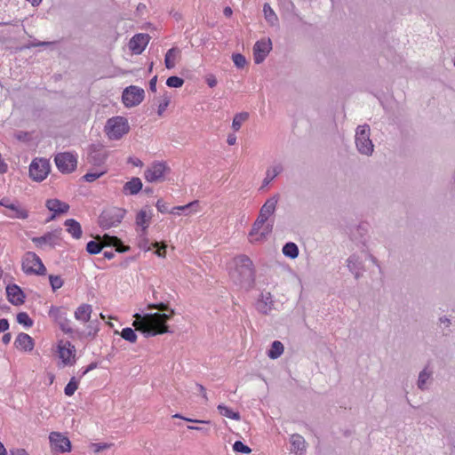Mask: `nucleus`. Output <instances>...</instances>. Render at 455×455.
Instances as JSON below:
<instances>
[{
  "label": "nucleus",
  "instance_id": "obj_1",
  "mask_svg": "<svg viewBox=\"0 0 455 455\" xmlns=\"http://www.w3.org/2000/svg\"><path fill=\"white\" fill-rule=\"evenodd\" d=\"M148 309H158L162 313H148L143 315L136 313L133 315L135 320L132 325L137 331H141L145 337L172 332L167 322L175 315L174 309L170 308L169 305L164 302L148 304Z\"/></svg>",
  "mask_w": 455,
  "mask_h": 455
},
{
  "label": "nucleus",
  "instance_id": "obj_2",
  "mask_svg": "<svg viewBox=\"0 0 455 455\" xmlns=\"http://www.w3.org/2000/svg\"><path fill=\"white\" fill-rule=\"evenodd\" d=\"M233 269L230 271V277L233 282L241 288L249 290L255 283V269L251 259L241 254L234 258Z\"/></svg>",
  "mask_w": 455,
  "mask_h": 455
},
{
  "label": "nucleus",
  "instance_id": "obj_3",
  "mask_svg": "<svg viewBox=\"0 0 455 455\" xmlns=\"http://www.w3.org/2000/svg\"><path fill=\"white\" fill-rule=\"evenodd\" d=\"M371 128L368 124L358 125L355 131V146L360 154L371 156L374 150V145L370 139Z\"/></svg>",
  "mask_w": 455,
  "mask_h": 455
},
{
  "label": "nucleus",
  "instance_id": "obj_4",
  "mask_svg": "<svg viewBox=\"0 0 455 455\" xmlns=\"http://www.w3.org/2000/svg\"><path fill=\"white\" fill-rule=\"evenodd\" d=\"M129 131L128 120L124 116L111 117L105 125V132L110 140H119Z\"/></svg>",
  "mask_w": 455,
  "mask_h": 455
},
{
  "label": "nucleus",
  "instance_id": "obj_5",
  "mask_svg": "<svg viewBox=\"0 0 455 455\" xmlns=\"http://www.w3.org/2000/svg\"><path fill=\"white\" fill-rule=\"evenodd\" d=\"M125 213L126 211L122 208L112 207L106 209L99 217V225L103 229H109L113 227H116L122 222Z\"/></svg>",
  "mask_w": 455,
  "mask_h": 455
},
{
  "label": "nucleus",
  "instance_id": "obj_6",
  "mask_svg": "<svg viewBox=\"0 0 455 455\" xmlns=\"http://www.w3.org/2000/svg\"><path fill=\"white\" fill-rule=\"evenodd\" d=\"M22 269L26 274H35L38 275H44L46 272V268L41 259L33 251L25 253L22 261Z\"/></svg>",
  "mask_w": 455,
  "mask_h": 455
},
{
  "label": "nucleus",
  "instance_id": "obj_7",
  "mask_svg": "<svg viewBox=\"0 0 455 455\" xmlns=\"http://www.w3.org/2000/svg\"><path fill=\"white\" fill-rule=\"evenodd\" d=\"M55 164L59 171L62 173L73 172L77 164V159L75 155L70 152L59 153L54 158Z\"/></svg>",
  "mask_w": 455,
  "mask_h": 455
},
{
  "label": "nucleus",
  "instance_id": "obj_8",
  "mask_svg": "<svg viewBox=\"0 0 455 455\" xmlns=\"http://www.w3.org/2000/svg\"><path fill=\"white\" fill-rule=\"evenodd\" d=\"M145 92L135 85L126 87L122 94V100L125 107L132 108L139 105L144 99Z\"/></svg>",
  "mask_w": 455,
  "mask_h": 455
},
{
  "label": "nucleus",
  "instance_id": "obj_9",
  "mask_svg": "<svg viewBox=\"0 0 455 455\" xmlns=\"http://www.w3.org/2000/svg\"><path fill=\"white\" fill-rule=\"evenodd\" d=\"M49 315L54 319L63 332L67 334L74 333L71 322L68 319V314L64 307H52L49 310Z\"/></svg>",
  "mask_w": 455,
  "mask_h": 455
},
{
  "label": "nucleus",
  "instance_id": "obj_10",
  "mask_svg": "<svg viewBox=\"0 0 455 455\" xmlns=\"http://www.w3.org/2000/svg\"><path fill=\"white\" fill-rule=\"evenodd\" d=\"M50 172L49 161L44 158L35 159L29 166V175L36 181L44 180Z\"/></svg>",
  "mask_w": 455,
  "mask_h": 455
},
{
  "label": "nucleus",
  "instance_id": "obj_11",
  "mask_svg": "<svg viewBox=\"0 0 455 455\" xmlns=\"http://www.w3.org/2000/svg\"><path fill=\"white\" fill-rule=\"evenodd\" d=\"M49 441L54 452L64 453L71 451L69 439L60 432H52L49 435Z\"/></svg>",
  "mask_w": 455,
  "mask_h": 455
},
{
  "label": "nucleus",
  "instance_id": "obj_12",
  "mask_svg": "<svg viewBox=\"0 0 455 455\" xmlns=\"http://www.w3.org/2000/svg\"><path fill=\"white\" fill-rule=\"evenodd\" d=\"M167 170H169V168L164 162H154L145 171L144 176L148 182H157L162 180Z\"/></svg>",
  "mask_w": 455,
  "mask_h": 455
},
{
  "label": "nucleus",
  "instance_id": "obj_13",
  "mask_svg": "<svg viewBox=\"0 0 455 455\" xmlns=\"http://www.w3.org/2000/svg\"><path fill=\"white\" fill-rule=\"evenodd\" d=\"M271 50L272 42L270 38L257 41L253 46L254 62L256 64L262 63Z\"/></svg>",
  "mask_w": 455,
  "mask_h": 455
},
{
  "label": "nucleus",
  "instance_id": "obj_14",
  "mask_svg": "<svg viewBox=\"0 0 455 455\" xmlns=\"http://www.w3.org/2000/svg\"><path fill=\"white\" fill-rule=\"evenodd\" d=\"M96 239L100 240L102 247H115L117 252H126L130 246L124 245L117 236L105 234L102 236L97 235Z\"/></svg>",
  "mask_w": 455,
  "mask_h": 455
},
{
  "label": "nucleus",
  "instance_id": "obj_15",
  "mask_svg": "<svg viewBox=\"0 0 455 455\" xmlns=\"http://www.w3.org/2000/svg\"><path fill=\"white\" fill-rule=\"evenodd\" d=\"M150 40L148 34H136L129 42L130 50L135 54H140Z\"/></svg>",
  "mask_w": 455,
  "mask_h": 455
},
{
  "label": "nucleus",
  "instance_id": "obj_16",
  "mask_svg": "<svg viewBox=\"0 0 455 455\" xmlns=\"http://www.w3.org/2000/svg\"><path fill=\"white\" fill-rule=\"evenodd\" d=\"M6 295L10 303L14 306L22 305L25 302V294L17 284H9L6 287Z\"/></svg>",
  "mask_w": 455,
  "mask_h": 455
},
{
  "label": "nucleus",
  "instance_id": "obj_17",
  "mask_svg": "<svg viewBox=\"0 0 455 455\" xmlns=\"http://www.w3.org/2000/svg\"><path fill=\"white\" fill-rule=\"evenodd\" d=\"M274 307V300L270 292H262L256 302V309L263 315H268Z\"/></svg>",
  "mask_w": 455,
  "mask_h": 455
},
{
  "label": "nucleus",
  "instance_id": "obj_18",
  "mask_svg": "<svg viewBox=\"0 0 455 455\" xmlns=\"http://www.w3.org/2000/svg\"><path fill=\"white\" fill-rule=\"evenodd\" d=\"M280 199V195L275 194L273 196L267 199L264 204L261 206L259 210V216L267 220L268 218L273 215L275 212L276 204Z\"/></svg>",
  "mask_w": 455,
  "mask_h": 455
},
{
  "label": "nucleus",
  "instance_id": "obj_19",
  "mask_svg": "<svg viewBox=\"0 0 455 455\" xmlns=\"http://www.w3.org/2000/svg\"><path fill=\"white\" fill-rule=\"evenodd\" d=\"M347 267L356 280L363 275V263L358 255H350L347 259Z\"/></svg>",
  "mask_w": 455,
  "mask_h": 455
},
{
  "label": "nucleus",
  "instance_id": "obj_20",
  "mask_svg": "<svg viewBox=\"0 0 455 455\" xmlns=\"http://www.w3.org/2000/svg\"><path fill=\"white\" fill-rule=\"evenodd\" d=\"M75 347L69 341H66L62 345H59L60 358L64 364H73L75 363L72 358L75 356Z\"/></svg>",
  "mask_w": 455,
  "mask_h": 455
},
{
  "label": "nucleus",
  "instance_id": "obj_21",
  "mask_svg": "<svg viewBox=\"0 0 455 455\" xmlns=\"http://www.w3.org/2000/svg\"><path fill=\"white\" fill-rule=\"evenodd\" d=\"M106 160V156L104 152L98 148V146L92 145L89 148V153L87 156V161L89 164L100 167L101 164H104Z\"/></svg>",
  "mask_w": 455,
  "mask_h": 455
},
{
  "label": "nucleus",
  "instance_id": "obj_22",
  "mask_svg": "<svg viewBox=\"0 0 455 455\" xmlns=\"http://www.w3.org/2000/svg\"><path fill=\"white\" fill-rule=\"evenodd\" d=\"M291 451L297 455H304L307 450V443L304 437L299 434H293L290 437Z\"/></svg>",
  "mask_w": 455,
  "mask_h": 455
},
{
  "label": "nucleus",
  "instance_id": "obj_23",
  "mask_svg": "<svg viewBox=\"0 0 455 455\" xmlns=\"http://www.w3.org/2000/svg\"><path fill=\"white\" fill-rule=\"evenodd\" d=\"M433 381V371L428 365L425 366L424 369L419 373L417 381V387L421 391L428 389V385Z\"/></svg>",
  "mask_w": 455,
  "mask_h": 455
},
{
  "label": "nucleus",
  "instance_id": "obj_24",
  "mask_svg": "<svg viewBox=\"0 0 455 455\" xmlns=\"http://www.w3.org/2000/svg\"><path fill=\"white\" fill-rule=\"evenodd\" d=\"M14 346L18 349H21L24 351H32L35 347V341L28 334L20 332L18 334L14 341Z\"/></svg>",
  "mask_w": 455,
  "mask_h": 455
},
{
  "label": "nucleus",
  "instance_id": "obj_25",
  "mask_svg": "<svg viewBox=\"0 0 455 455\" xmlns=\"http://www.w3.org/2000/svg\"><path fill=\"white\" fill-rule=\"evenodd\" d=\"M59 239L60 232L55 230L52 232H48L42 236L33 237L32 242L36 243L37 245L49 244L53 247L55 246Z\"/></svg>",
  "mask_w": 455,
  "mask_h": 455
},
{
  "label": "nucleus",
  "instance_id": "obj_26",
  "mask_svg": "<svg viewBox=\"0 0 455 455\" xmlns=\"http://www.w3.org/2000/svg\"><path fill=\"white\" fill-rule=\"evenodd\" d=\"M45 206L47 209L55 214L65 213L68 211L69 205L66 203L60 201L59 199H48Z\"/></svg>",
  "mask_w": 455,
  "mask_h": 455
},
{
  "label": "nucleus",
  "instance_id": "obj_27",
  "mask_svg": "<svg viewBox=\"0 0 455 455\" xmlns=\"http://www.w3.org/2000/svg\"><path fill=\"white\" fill-rule=\"evenodd\" d=\"M92 313V307L89 304H82L75 311V318L82 323H88Z\"/></svg>",
  "mask_w": 455,
  "mask_h": 455
},
{
  "label": "nucleus",
  "instance_id": "obj_28",
  "mask_svg": "<svg viewBox=\"0 0 455 455\" xmlns=\"http://www.w3.org/2000/svg\"><path fill=\"white\" fill-rule=\"evenodd\" d=\"M142 189V182L140 178L134 177L123 187L124 195H136Z\"/></svg>",
  "mask_w": 455,
  "mask_h": 455
},
{
  "label": "nucleus",
  "instance_id": "obj_29",
  "mask_svg": "<svg viewBox=\"0 0 455 455\" xmlns=\"http://www.w3.org/2000/svg\"><path fill=\"white\" fill-rule=\"evenodd\" d=\"M283 171L281 164H275L269 167L266 172V176L262 181L260 189L267 187L276 176H278Z\"/></svg>",
  "mask_w": 455,
  "mask_h": 455
},
{
  "label": "nucleus",
  "instance_id": "obj_30",
  "mask_svg": "<svg viewBox=\"0 0 455 455\" xmlns=\"http://www.w3.org/2000/svg\"><path fill=\"white\" fill-rule=\"evenodd\" d=\"M151 220V214H148L146 210H140L136 215V224L141 228V235H147Z\"/></svg>",
  "mask_w": 455,
  "mask_h": 455
},
{
  "label": "nucleus",
  "instance_id": "obj_31",
  "mask_svg": "<svg viewBox=\"0 0 455 455\" xmlns=\"http://www.w3.org/2000/svg\"><path fill=\"white\" fill-rule=\"evenodd\" d=\"M180 50L178 47H172L167 51L164 57V65L166 68L172 69L175 67L177 59L180 58Z\"/></svg>",
  "mask_w": 455,
  "mask_h": 455
},
{
  "label": "nucleus",
  "instance_id": "obj_32",
  "mask_svg": "<svg viewBox=\"0 0 455 455\" xmlns=\"http://www.w3.org/2000/svg\"><path fill=\"white\" fill-rule=\"evenodd\" d=\"M67 231L75 238L79 239L82 236V228L78 221L74 219H68L64 222Z\"/></svg>",
  "mask_w": 455,
  "mask_h": 455
},
{
  "label": "nucleus",
  "instance_id": "obj_33",
  "mask_svg": "<svg viewBox=\"0 0 455 455\" xmlns=\"http://www.w3.org/2000/svg\"><path fill=\"white\" fill-rule=\"evenodd\" d=\"M263 13H264V18H265L266 21L271 27H278L279 26L278 17H277L276 13L274 12V10L271 8V6L268 3L264 4Z\"/></svg>",
  "mask_w": 455,
  "mask_h": 455
},
{
  "label": "nucleus",
  "instance_id": "obj_34",
  "mask_svg": "<svg viewBox=\"0 0 455 455\" xmlns=\"http://www.w3.org/2000/svg\"><path fill=\"white\" fill-rule=\"evenodd\" d=\"M8 210H10L11 212L5 214L10 218L24 220L28 216V211L22 208L18 202H14V204L10 205Z\"/></svg>",
  "mask_w": 455,
  "mask_h": 455
},
{
  "label": "nucleus",
  "instance_id": "obj_35",
  "mask_svg": "<svg viewBox=\"0 0 455 455\" xmlns=\"http://www.w3.org/2000/svg\"><path fill=\"white\" fill-rule=\"evenodd\" d=\"M283 253L290 259H296L299 256V248L292 242L286 243L283 247Z\"/></svg>",
  "mask_w": 455,
  "mask_h": 455
},
{
  "label": "nucleus",
  "instance_id": "obj_36",
  "mask_svg": "<svg viewBox=\"0 0 455 455\" xmlns=\"http://www.w3.org/2000/svg\"><path fill=\"white\" fill-rule=\"evenodd\" d=\"M283 345L281 341L275 340L272 343L271 348L267 352V355L271 359L278 358L283 353Z\"/></svg>",
  "mask_w": 455,
  "mask_h": 455
},
{
  "label": "nucleus",
  "instance_id": "obj_37",
  "mask_svg": "<svg viewBox=\"0 0 455 455\" xmlns=\"http://www.w3.org/2000/svg\"><path fill=\"white\" fill-rule=\"evenodd\" d=\"M115 334H120L124 339L131 343H135L137 340V334L131 327L124 328L121 332L115 331Z\"/></svg>",
  "mask_w": 455,
  "mask_h": 455
},
{
  "label": "nucleus",
  "instance_id": "obj_38",
  "mask_svg": "<svg viewBox=\"0 0 455 455\" xmlns=\"http://www.w3.org/2000/svg\"><path fill=\"white\" fill-rule=\"evenodd\" d=\"M249 118L248 112H241L236 114L232 122V128L234 131L237 132L242 126V124L245 122Z\"/></svg>",
  "mask_w": 455,
  "mask_h": 455
},
{
  "label": "nucleus",
  "instance_id": "obj_39",
  "mask_svg": "<svg viewBox=\"0 0 455 455\" xmlns=\"http://www.w3.org/2000/svg\"><path fill=\"white\" fill-rule=\"evenodd\" d=\"M218 411L220 414L232 419L239 420L241 418L239 412L233 411L231 409L223 404L218 405Z\"/></svg>",
  "mask_w": 455,
  "mask_h": 455
},
{
  "label": "nucleus",
  "instance_id": "obj_40",
  "mask_svg": "<svg viewBox=\"0 0 455 455\" xmlns=\"http://www.w3.org/2000/svg\"><path fill=\"white\" fill-rule=\"evenodd\" d=\"M102 249L103 247L101 242L100 240L98 239L94 241H90L86 244V251L92 255L100 253L102 251Z\"/></svg>",
  "mask_w": 455,
  "mask_h": 455
},
{
  "label": "nucleus",
  "instance_id": "obj_41",
  "mask_svg": "<svg viewBox=\"0 0 455 455\" xmlns=\"http://www.w3.org/2000/svg\"><path fill=\"white\" fill-rule=\"evenodd\" d=\"M17 322L23 326L29 328L33 325V320L26 312H20L17 315Z\"/></svg>",
  "mask_w": 455,
  "mask_h": 455
},
{
  "label": "nucleus",
  "instance_id": "obj_42",
  "mask_svg": "<svg viewBox=\"0 0 455 455\" xmlns=\"http://www.w3.org/2000/svg\"><path fill=\"white\" fill-rule=\"evenodd\" d=\"M106 172V169H102L97 172H89L84 176H83V180L86 182H92L104 175Z\"/></svg>",
  "mask_w": 455,
  "mask_h": 455
},
{
  "label": "nucleus",
  "instance_id": "obj_43",
  "mask_svg": "<svg viewBox=\"0 0 455 455\" xmlns=\"http://www.w3.org/2000/svg\"><path fill=\"white\" fill-rule=\"evenodd\" d=\"M184 84V79L176 76H172L167 78L166 85L171 88H180Z\"/></svg>",
  "mask_w": 455,
  "mask_h": 455
},
{
  "label": "nucleus",
  "instance_id": "obj_44",
  "mask_svg": "<svg viewBox=\"0 0 455 455\" xmlns=\"http://www.w3.org/2000/svg\"><path fill=\"white\" fill-rule=\"evenodd\" d=\"M77 387H78V383H77L76 378L72 377L71 379L69 380V382L65 387L64 393L66 395L71 396L74 395V393L76 392Z\"/></svg>",
  "mask_w": 455,
  "mask_h": 455
},
{
  "label": "nucleus",
  "instance_id": "obj_45",
  "mask_svg": "<svg viewBox=\"0 0 455 455\" xmlns=\"http://www.w3.org/2000/svg\"><path fill=\"white\" fill-rule=\"evenodd\" d=\"M233 450L237 453L249 454L251 452V449L241 441L235 442L233 444Z\"/></svg>",
  "mask_w": 455,
  "mask_h": 455
},
{
  "label": "nucleus",
  "instance_id": "obj_46",
  "mask_svg": "<svg viewBox=\"0 0 455 455\" xmlns=\"http://www.w3.org/2000/svg\"><path fill=\"white\" fill-rule=\"evenodd\" d=\"M232 60L237 68H243L247 63L245 57L241 53H233Z\"/></svg>",
  "mask_w": 455,
  "mask_h": 455
},
{
  "label": "nucleus",
  "instance_id": "obj_47",
  "mask_svg": "<svg viewBox=\"0 0 455 455\" xmlns=\"http://www.w3.org/2000/svg\"><path fill=\"white\" fill-rule=\"evenodd\" d=\"M50 284L52 286V291H56L60 289L63 285V280L60 275H51L49 276Z\"/></svg>",
  "mask_w": 455,
  "mask_h": 455
},
{
  "label": "nucleus",
  "instance_id": "obj_48",
  "mask_svg": "<svg viewBox=\"0 0 455 455\" xmlns=\"http://www.w3.org/2000/svg\"><path fill=\"white\" fill-rule=\"evenodd\" d=\"M152 245L157 249L155 252L157 256L162 258L165 257L167 245L164 243L155 242Z\"/></svg>",
  "mask_w": 455,
  "mask_h": 455
},
{
  "label": "nucleus",
  "instance_id": "obj_49",
  "mask_svg": "<svg viewBox=\"0 0 455 455\" xmlns=\"http://www.w3.org/2000/svg\"><path fill=\"white\" fill-rule=\"evenodd\" d=\"M171 99L168 95L164 94L163 97V101L159 104L157 114L158 116H162L163 113L165 111L166 108L170 104Z\"/></svg>",
  "mask_w": 455,
  "mask_h": 455
},
{
  "label": "nucleus",
  "instance_id": "obj_50",
  "mask_svg": "<svg viewBox=\"0 0 455 455\" xmlns=\"http://www.w3.org/2000/svg\"><path fill=\"white\" fill-rule=\"evenodd\" d=\"M196 204H198V201H193L186 205L174 207L170 212L175 214L176 213L175 211H185L187 209L192 208L193 206H195ZM177 214H179V212H177Z\"/></svg>",
  "mask_w": 455,
  "mask_h": 455
},
{
  "label": "nucleus",
  "instance_id": "obj_51",
  "mask_svg": "<svg viewBox=\"0 0 455 455\" xmlns=\"http://www.w3.org/2000/svg\"><path fill=\"white\" fill-rule=\"evenodd\" d=\"M111 444L106 443H92V447L93 448L94 452L98 453L103 450H106L109 448Z\"/></svg>",
  "mask_w": 455,
  "mask_h": 455
},
{
  "label": "nucleus",
  "instance_id": "obj_52",
  "mask_svg": "<svg viewBox=\"0 0 455 455\" xmlns=\"http://www.w3.org/2000/svg\"><path fill=\"white\" fill-rule=\"evenodd\" d=\"M88 329L89 331L87 332V336H91L93 338L99 331L97 322H90Z\"/></svg>",
  "mask_w": 455,
  "mask_h": 455
},
{
  "label": "nucleus",
  "instance_id": "obj_53",
  "mask_svg": "<svg viewBox=\"0 0 455 455\" xmlns=\"http://www.w3.org/2000/svg\"><path fill=\"white\" fill-rule=\"evenodd\" d=\"M156 206L157 210L160 212H162V213L170 212L169 209H168V206L166 205V204L162 199H159L156 202Z\"/></svg>",
  "mask_w": 455,
  "mask_h": 455
},
{
  "label": "nucleus",
  "instance_id": "obj_54",
  "mask_svg": "<svg viewBox=\"0 0 455 455\" xmlns=\"http://www.w3.org/2000/svg\"><path fill=\"white\" fill-rule=\"evenodd\" d=\"M141 240L140 242V248L144 250L145 251H150V246L148 245V240L146 238V235H141Z\"/></svg>",
  "mask_w": 455,
  "mask_h": 455
},
{
  "label": "nucleus",
  "instance_id": "obj_55",
  "mask_svg": "<svg viewBox=\"0 0 455 455\" xmlns=\"http://www.w3.org/2000/svg\"><path fill=\"white\" fill-rule=\"evenodd\" d=\"M266 221H267L266 220L258 216L256 221L254 222V224L252 226L253 230H259V228L265 224Z\"/></svg>",
  "mask_w": 455,
  "mask_h": 455
},
{
  "label": "nucleus",
  "instance_id": "obj_56",
  "mask_svg": "<svg viewBox=\"0 0 455 455\" xmlns=\"http://www.w3.org/2000/svg\"><path fill=\"white\" fill-rule=\"evenodd\" d=\"M173 418H177V419H182L186 421H188V422H196V423H210V421H205V420H198V419H189V418H185L183 416H181L180 414H175L172 416Z\"/></svg>",
  "mask_w": 455,
  "mask_h": 455
},
{
  "label": "nucleus",
  "instance_id": "obj_57",
  "mask_svg": "<svg viewBox=\"0 0 455 455\" xmlns=\"http://www.w3.org/2000/svg\"><path fill=\"white\" fill-rule=\"evenodd\" d=\"M206 83L207 84L212 88L214 86H216L217 84V79L216 77L213 76V75H209L207 77H206Z\"/></svg>",
  "mask_w": 455,
  "mask_h": 455
},
{
  "label": "nucleus",
  "instance_id": "obj_58",
  "mask_svg": "<svg viewBox=\"0 0 455 455\" xmlns=\"http://www.w3.org/2000/svg\"><path fill=\"white\" fill-rule=\"evenodd\" d=\"M9 329V322L5 318L0 319V332H4Z\"/></svg>",
  "mask_w": 455,
  "mask_h": 455
},
{
  "label": "nucleus",
  "instance_id": "obj_59",
  "mask_svg": "<svg viewBox=\"0 0 455 455\" xmlns=\"http://www.w3.org/2000/svg\"><path fill=\"white\" fill-rule=\"evenodd\" d=\"M12 204H14V202H12L8 197H4L0 200V205L5 207L6 209H8Z\"/></svg>",
  "mask_w": 455,
  "mask_h": 455
},
{
  "label": "nucleus",
  "instance_id": "obj_60",
  "mask_svg": "<svg viewBox=\"0 0 455 455\" xmlns=\"http://www.w3.org/2000/svg\"><path fill=\"white\" fill-rule=\"evenodd\" d=\"M156 82H157V76H155L149 81V90L153 92H156Z\"/></svg>",
  "mask_w": 455,
  "mask_h": 455
},
{
  "label": "nucleus",
  "instance_id": "obj_61",
  "mask_svg": "<svg viewBox=\"0 0 455 455\" xmlns=\"http://www.w3.org/2000/svg\"><path fill=\"white\" fill-rule=\"evenodd\" d=\"M200 393L202 394L203 395V398L205 400V402L208 401V396H207V394H206V390H205V387L201 385V384H196Z\"/></svg>",
  "mask_w": 455,
  "mask_h": 455
},
{
  "label": "nucleus",
  "instance_id": "obj_62",
  "mask_svg": "<svg viewBox=\"0 0 455 455\" xmlns=\"http://www.w3.org/2000/svg\"><path fill=\"white\" fill-rule=\"evenodd\" d=\"M439 322H440V323L443 324L445 327H450V325L451 323V320L445 315L440 317Z\"/></svg>",
  "mask_w": 455,
  "mask_h": 455
},
{
  "label": "nucleus",
  "instance_id": "obj_63",
  "mask_svg": "<svg viewBox=\"0 0 455 455\" xmlns=\"http://www.w3.org/2000/svg\"><path fill=\"white\" fill-rule=\"evenodd\" d=\"M227 142L228 145H235L236 142V136L235 134H229L227 139Z\"/></svg>",
  "mask_w": 455,
  "mask_h": 455
},
{
  "label": "nucleus",
  "instance_id": "obj_64",
  "mask_svg": "<svg viewBox=\"0 0 455 455\" xmlns=\"http://www.w3.org/2000/svg\"><path fill=\"white\" fill-rule=\"evenodd\" d=\"M12 455H28V453L24 449H17L15 451H11Z\"/></svg>",
  "mask_w": 455,
  "mask_h": 455
}]
</instances>
